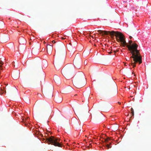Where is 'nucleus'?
<instances>
[{
	"instance_id": "ddd939ff",
	"label": "nucleus",
	"mask_w": 151,
	"mask_h": 151,
	"mask_svg": "<svg viewBox=\"0 0 151 151\" xmlns=\"http://www.w3.org/2000/svg\"><path fill=\"white\" fill-rule=\"evenodd\" d=\"M77 95L76 94V95H75V96H77Z\"/></svg>"
},
{
	"instance_id": "9d476101",
	"label": "nucleus",
	"mask_w": 151,
	"mask_h": 151,
	"mask_svg": "<svg viewBox=\"0 0 151 151\" xmlns=\"http://www.w3.org/2000/svg\"><path fill=\"white\" fill-rule=\"evenodd\" d=\"M131 110H132V113H133V110L132 108H131Z\"/></svg>"
},
{
	"instance_id": "423d86ee",
	"label": "nucleus",
	"mask_w": 151,
	"mask_h": 151,
	"mask_svg": "<svg viewBox=\"0 0 151 151\" xmlns=\"http://www.w3.org/2000/svg\"><path fill=\"white\" fill-rule=\"evenodd\" d=\"M3 65V63L2 61L0 62V71L1 72L4 71V68L2 65Z\"/></svg>"
},
{
	"instance_id": "f257e3e1",
	"label": "nucleus",
	"mask_w": 151,
	"mask_h": 151,
	"mask_svg": "<svg viewBox=\"0 0 151 151\" xmlns=\"http://www.w3.org/2000/svg\"><path fill=\"white\" fill-rule=\"evenodd\" d=\"M126 46L132 55L130 58H133L134 62L132 61L131 65L133 68H134L137 63H138L139 64H140L142 62V57L137 50L138 45L136 41L133 42L132 40H129V42L127 43Z\"/></svg>"
},
{
	"instance_id": "f03ea898",
	"label": "nucleus",
	"mask_w": 151,
	"mask_h": 151,
	"mask_svg": "<svg viewBox=\"0 0 151 151\" xmlns=\"http://www.w3.org/2000/svg\"><path fill=\"white\" fill-rule=\"evenodd\" d=\"M47 141L48 144H51L55 146L61 147L63 145L62 141L58 137L51 136L47 138Z\"/></svg>"
},
{
	"instance_id": "9b49d317",
	"label": "nucleus",
	"mask_w": 151,
	"mask_h": 151,
	"mask_svg": "<svg viewBox=\"0 0 151 151\" xmlns=\"http://www.w3.org/2000/svg\"><path fill=\"white\" fill-rule=\"evenodd\" d=\"M109 52L110 54H111L112 53V52L111 51Z\"/></svg>"
},
{
	"instance_id": "0eeeda50",
	"label": "nucleus",
	"mask_w": 151,
	"mask_h": 151,
	"mask_svg": "<svg viewBox=\"0 0 151 151\" xmlns=\"http://www.w3.org/2000/svg\"><path fill=\"white\" fill-rule=\"evenodd\" d=\"M129 38L131 40H131L132 39L133 40L134 39L131 36H129Z\"/></svg>"
},
{
	"instance_id": "1a4fd4ad",
	"label": "nucleus",
	"mask_w": 151,
	"mask_h": 151,
	"mask_svg": "<svg viewBox=\"0 0 151 151\" xmlns=\"http://www.w3.org/2000/svg\"><path fill=\"white\" fill-rule=\"evenodd\" d=\"M52 42L53 43H55L56 42L54 40H53L52 41Z\"/></svg>"
},
{
	"instance_id": "20e7f679",
	"label": "nucleus",
	"mask_w": 151,
	"mask_h": 151,
	"mask_svg": "<svg viewBox=\"0 0 151 151\" xmlns=\"http://www.w3.org/2000/svg\"><path fill=\"white\" fill-rule=\"evenodd\" d=\"M22 122L24 123V124L26 127H29L30 129H31V128H32V127H31L32 125H30V124L28 122L27 120H26L25 118L23 117L22 119Z\"/></svg>"
},
{
	"instance_id": "f8f14e48",
	"label": "nucleus",
	"mask_w": 151,
	"mask_h": 151,
	"mask_svg": "<svg viewBox=\"0 0 151 151\" xmlns=\"http://www.w3.org/2000/svg\"><path fill=\"white\" fill-rule=\"evenodd\" d=\"M118 103L119 105H120L121 104V103L120 102H118Z\"/></svg>"
},
{
	"instance_id": "39448f33",
	"label": "nucleus",
	"mask_w": 151,
	"mask_h": 151,
	"mask_svg": "<svg viewBox=\"0 0 151 151\" xmlns=\"http://www.w3.org/2000/svg\"><path fill=\"white\" fill-rule=\"evenodd\" d=\"M18 42L20 44H24L26 43V40L23 37H19L18 39Z\"/></svg>"
},
{
	"instance_id": "6e6552de",
	"label": "nucleus",
	"mask_w": 151,
	"mask_h": 151,
	"mask_svg": "<svg viewBox=\"0 0 151 151\" xmlns=\"http://www.w3.org/2000/svg\"><path fill=\"white\" fill-rule=\"evenodd\" d=\"M58 103H60L61 102V99H60V100L59 101H56Z\"/></svg>"
},
{
	"instance_id": "7ed1b4c3",
	"label": "nucleus",
	"mask_w": 151,
	"mask_h": 151,
	"mask_svg": "<svg viewBox=\"0 0 151 151\" xmlns=\"http://www.w3.org/2000/svg\"><path fill=\"white\" fill-rule=\"evenodd\" d=\"M117 41L121 42V43L126 46L127 43L126 42L124 36L122 34L119 35L116 38Z\"/></svg>"
}]
</instances>
